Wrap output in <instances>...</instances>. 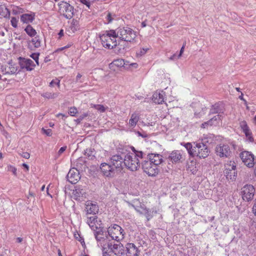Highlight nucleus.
<instances>
[{
	"label": "nucleus",
	"instance_id": "nucleus-62",
	"mask_svg": "<svg viewBox=\"0 0 256 256\" xmlns=\"http://www.w3.org/2000/svg\"><path fill=\"white\" fill-rule=\"evenodd\" d=\"M12 171L14 175L16 174V169L15 168H12Z\"/></svg>",
	"mask_w": 256,
	"mask_h": 256
},
{
	"label": "nucleus",
	"instance_id": "nucleus-24",
	"mask_svg": "<svg viewBox=\"0 0 256 256\" xmlns=\"http://www.w3.org/2000/svg\"><path fill=\"white\" fill-rule=\"evenodd\" d=\"M164 92H156L152 95V100L155 104H160L164 102Z\"/></svg>",
	"mask_w": 256,
	"mask_h": 256
},
{
	"label": "nucleus",
	"instance_id": "nucleus-4",
	"mask_svg": "<svg viewBox=\"0 0 256 256\" xmlns=\"http://www.w3.org/2000/svg\"><path fill=\"white\" fill-rule=\"evenodd\" d=\"M94 235L96 240L97 244L99 247L102 248V250L105 248L110 246L112 242L110 236L108 234V230L106 231L102 228H99L94 232Z\"/></svg>",
	"mask_w": 256,
	"mask_h": 256
},
{
	"label": "nucleus",
	"instance_id": "nucleus-47",
	"mask_svg": "<svg viewBox=\"0 0 256 256\" xmlns=\"http://www.w3.org/2000/svg\"><path fill=\"white\" fill-rule=\"evenodd\" d=\"M54 84H56L58 86V87H60V80L57 79L52 80L51 82L50 83V86H54Z\"/></svg>",
	"mask_w": 256,
	"mask_h": 256
},
{
	"label": "nucleus",
	"instance_id": "nucleus-33",
	"mask_svg": "<svg viewBox=\"0 0 256 256\" xmlns=\"http://www.w3.org/2000/svg\"><path fill=\"white\" fill-rule=\"evenodd\" d=\"M140 214H144L147 219V220H150L153 217V212L151 210L144 208H142V210H138Z\"/></svg>",
	"mask_w": 256,
	"mask_h": 256
},
{
	"label": "nucleus",
	"instance_id": "nucleus-43",
	"mask_svg": "<svg viewBox=\"0 0 256 256\" xmlns=\"http://www.w3.org/2000/svg\"><path fill=\"white\" fill-rule=\"evenodd\" d=\"M39 55H40V54L38 52V53H33V54H32L30 55V56L34 60H35L36 62V64L38 65L39 64V62H38V56H39Z\"/></svg>",
	"mask_w": 256,
	"mask_h": 256
},
{
	"label": "nucleus",
	"instance_id": "nucleus-51",
	"mask_svg": "<svg viewBox=\"0 0 256 256\" xmlns=\"http://www.w3.org/2000/svg\"><path fill=\"white\" fill-rule=\"evenodd\" d=\"M205 109H206V108H202V111L200 112H195L194 114L198 117H199V118L200 117L205 113V112H204V110H206Z\"/></svg>",
	"mask_w": 256,
	"mask_h": 256
},
{
	"label": "nucleus",
	"instance_id": "nucleus-27",
	"mask_svg": "<svg viewBox=\"0 0 256 256\" xmlns=\"http://www.w3.org/2000/svg\"><path fill=\"white\" fill-rule=\"evenodd\" d=\"M220 106L221 104L218 103L212 105V108L210 110V114H221L222 116V114L224 112V110Z\"/></svg>",
	"mask_w": 256,
	"mask_h": 256
},
{
	"label": "nucleus",
	"instance_id": "nucleus-57",
	"mask_svg": "<svg viewBox=\"0 0 256 256\" xmlns=\"http://www.w3.org/2000/svg\"><path fill=\"white\" fill-rule=\"evenodd\" d=\"M128 64L134 68H137L138 66V64L136 63H131L130 64Z\"/></svg>",
	"mask_w": 256,
	"mask_h": 256
},
{
	"label": "nucleus",
	"instance_id": "nucleus-15",
	"mask_svg": "<svg viewBox=\"0 0 256 256\" xmlns=\"http://www.w3.org/2000/svg\"><path fill=\"white\" fill-rule=\"evenodd\" d=\"M224 174L227 179L234 180L236 176V166L233 163L232 164L225 165Z\"/></svg>",
	"mask_w": 256,
	"mask_h": 256
},
{
	"label": "nucleus",
	"instance_id": "nucleus-17",
	"mask_svg": "<svg viewBox=\"0 0 256 256\" xmlns=\"http://www.w3.org/2000/svg\"><path fill=\"white\" fill-rule=\"evenodd\" d=\"M140 250L133 243H127L125 246L124 256H138Z\"/></svg>",
	"mask_w": 256,
	"mask_h": 256
},
{
	"label": "nucleus",
	"instance_id": "nucleus-21",
	"mask_svg": "<svg viewBox=\"0 0 256 256\" xmlns=\"http://www.w3.org/2000/svg\"><path fill=\"white\" fill-rule=\"evenodd\" d=\"M1 72L3 74H12L17 72V68L14 66L8 63L6 65L1 66Z\"/></svg>",
	"mask_w": 256,
	"mask_h": 256
},
{
	"label": "nucleus",
	"instance_id": "nucleus-60",
	"mask_svg": "<svg viewBox=\"0 0 256 256\" xmlns=\"http://www.w3.org/2000/svg\"><path fill=\"white\" fill-rule=\"evenodd\" d=\"M70 46H71L70 44H68L67 46H65L64 47H62V48H60L59 49V50H64V49H66V48H70Z\"/></svg>",
	"mask_w": 256,
	"mask_h": 256
},
{
	"label": "nucleus",
	"instance_id": "nucleus-49",
	"mask_svg": "<svg viewBox=\"0 0 256 256\" xmlns=\"http://www.w3.org/2000/svg\"><path fill=\"white\" fill-rule=\"evenodd\" d=\"M148 48H140L138 52V54L140 56H142L148 50Z\"/></svg>",
	"mask_w": 256,
	"mask_h": 256
},
{
	"label": "nucleus",
	"instance_id": "nucleus-32",
	"mask_svg": "<svg viewBox=\"0 0 256 256\" xmlns=\"http://www.w3.org/2000/svg\"><path fill=\"white\" fill-rule=\"evenodd\" d=\"M170 158L173 162H176L182 158V155L179 151L176 150L170 154Z\"/></svg>",
	"mask_w": 256,
	"mask_h": 256
},
{
	"label": "nucleus",
	"instance_id": "nucleus-55",
	"mask_svg": "<svg viewBox=\"0 0 256 256\" xmlns=\"http://www.w3.org/2000/svg\"><path fill=\"white\" fill-rule=\"evenodd\" d=\"M184 45H183L182 46V47L180 50V54L178 55V58H180V56H182V53L184 52Z\"/></svg>",
	"mask_w": 256,
	"mask_h": 256
},
{
	"label": "nucleus",
	"instance_id": "nucleus-36",
	"mask_svg": "<svg viewBox=\"0 0 256 256\" xmlns=\"http://www.w3.org/2000/svg\"><path fill=\"white\" fill-rule=\"evenodd\" d=\"M58 94H59V93H58V92H46L42 93L41 94V96L46 98L52 99V98H54L58 97Z\"/></svg>",
	"mask_w": 256,
	"mask_h": 256
},
{
	"label": "nucleus",
	"instance_id": "nucleus-13",
	"mask_svg": "<svg viewBox=\"0 0 256 256\" xmlns=\"http://www.w3.org/2000/svg\"><path fill=\"white\" fill-rule=\"evenodd\" d=\"M100 169L103 174L107 177L114 176L116 172V170L110 163L109 161L108 163L104 162L101 164Z\"/></svg>",
	"mask_w": 256,
	"mask_h": 256
},
{
	"label": "nucleus",
	"instance_id": "nucleus-52",
	"mask_svg": "<svg viewBox=\"0 0 256 256\" xmlns=\"http://www.w3.org/2000/svg\"><path fill=\"white\" fill-rule=\"evenodd\" d=\"M80 2L86 6L88 8L90 7V4L89 0H80Z\"/></svg>",
	"mask_w": 256,
	"mask_h": 256
},
{
	"label": "nucleus",
	"instance_id": "nucleus-64",
	"mask_svg": "<svg viewBox=\"0 0 256 256\" xmlns=\"http://www.w3.org/2000/svg\"><path fill=\"white\" fill-rule=\"evenodd\" d=\"M254 172L256 176V162L254 163Z\"/></svg>",
	"mask_w": 256,
	"mask_h": 256
},
{
	"label": "nucleus",
	"instance_id": "nucleus-29",
	"mask_svg": "<svg viewBox=\"0 0 256 256\" xmlns=\"http://www.w3.org/2000/svg\"><path fill=\"white\" fill-rule=\"evenodd\" d=\"M34 19V14H23L20 16V20L23 23L28 24L32 22Z\"/></svg>",
	"mask_w": 256,
	"mask_h": 256
},
{
	"label": "nucleus",
	"instance_id": "nucleus-53",
	"mask_svg": "<svg viewBox=\"0 0 256 256\" xmlns=\"http://www.w3.org/2000/svg\"><path fill=\"white\" fill-rule=\"evenodd\" d=\"M66 146H62V147H61L60 148V149L59 150L58 152V154H62V152H64L66 150Z\"/></svg>",
	"mask_w": 256,
	"mask_h": 256
},
{
	"label": "nucleus",
	"instance_id": "nucleus-10",
	"mask_svg": "<svg viewBox=\"0 0 256 256\" xmlns=\"http://www.w3.org/2000/svg\"><path fill=\"white\" fill-rule=\"evenodd\" d=\"M142 166L144 171L150 176H155L158 172V169L147 158L142 162Z\"/></svg>",
	"mask_w": 256,
	"mask_h": 256
},
{
	"label": "nucleus",
	"instance_id": "nucleus-63",
	"mask_svg": "<svg viewBox=\"0 0 256 256\" xmlns=\"http://www.w3.org/2000/svg\"><path fill=\"white\" fill-rule=\"evenodd\" d=\"M22 239L21 238H16V242L18 243H20L22 242Z\"/></svg>",
	"mask_w": 256,
	"mask_h": 256
},
{
	"label": "nucleus",
	"instance_id": "nucleus-1",
	"mask_svg": "<svg viewBox=\"0 0 256 256\" xmlns=\"http://www.w3.org/2000/svg\"><path fill=\"white\" fill-rule=\"evenodd\" d=\"M134 153H128L124 155L125 167L132 171H136L140 167V159L144 158L142 151L134 150Z\"/></svg>",
	"mask_w": 256,
	"mask_h": 256
},
{
	"label": "nucleus",
	"instance_id": "nucleus-9",
	"mask_svg": "<svg viewBox=\"0 0 256 256\" xmlns=\"http://www.w3.org/2000/svg\"><path fill=\"white\" fill-rule=\"evenodd\" d=\"M108 161L116 171H120L125 166L124 154L114 155Z\"/></svg>",
	"mask_w": 256,
	"mask_h": 256
},
{
	"label": "nucleus",
	"instance_id": "nucleus-50",
	"mask_svg": "<svg viewBox=\"0 0 256 256\" xmlns=\"http://www.w3.org/2000/svg\"><path fill=\"white\" fill-rule=\"evenodd\" d=\"M20 154L22 158H26V159L29 158L30 157V154L27 152H22V153H20Z\"/></svg>",
	"mask_w": 256,
	"mask_h": 256
},
{
	"label": "nucleus",
	"instance_id": "nucleus-38",
	"mask_svg": "<svg viewBox=\"0 0 256 256\" xmlns=\"http://www.w3.org/2000/svg\"><path fill=\"white\" fill-rule=\"evenodd\" d=\"M240 126L244 133H246L247 131L250 130L247 122L245 120H242L240 122Z\"/></svg>",
	"mask_w": 256,
	"mask_h": 256
},
{
	"label": "nucleus",
	"instance_id": "nucleus-40",
	"mask_svg": "<svg viewBox=\"0 0 256 256\" xmlns=\"http://www.w3.org/2000/svg\"><path fill=\"white\" fill-rule=\"evenodd\" d=\"M92 107L94 108L100 112H104L106 110V108L102 104H92Z\"/></svg>",
	"mask_w": 256,
	"mask_h": 256
},
{
	"label": "nucleus",
	"instance_id": "nucleus-3",
	"mask_svg": "<svg viewBox=\"0 0 256 256\" xmlns=\"http://www.w3.org/2000/svg\"><path fill=\"white\" fill-rule=\"evenodd\" d=\"M236 149V144L234 141L228 140L220 143L216 148V154L222 158H228L231 156L232 150Z\"/></svg>",
	"mask_w": 256,
	"mask_h": 256
},
{
	"label": "nucleus",
	"instance_id": "nucleus-46",
	"mask_svg": "<svg viewBox=\"0 0 256 256\" xmlns=\"http://www.w3.org/2000/svg\"><path fill=\"white\" fill-rule=\"evenodd\" d=\"M93 152L92 151L90 150H86L85 151L84 155L90 158H92L94 156L93 154Z\"/></svg>",
	"mask_w": 256,
	"mask_h": 256
},
{
	"label": "nucleus",
	"instance_id": "nucleus-35",
	"mask_svg": "<svg viewBox=\"0 0 256 256\" xmlns=\"http://www.w3.org/2000/svg\"><path fill=\"white\" fill-rule=\"evenodd\" d=\"M196 162L192 161L190 164H188L187 170L192 172V174H194L198 171V168L196 166Z\"/></svg>",
	"mask_w": 256,
	"mask_h": 256
},
{
	"label": "nucleus",
	"instance_id": "nucleus-26",
	"mask_svg": "<svg viewBox=\"0 0 256 256\" xmlns=\"http://www.w3.org/2000/svg\"><path fill=\"white\" fill-rule=\"evenodd\" d=\"M79 29V22L77 20L72 19L70 22V26L68 31L72 34H74Z\"/></svg>",
	"mask_w": 256,
	"mask_h": 256
},
{
	"label": "nucleus",
	"instance_id": "nucleus-12",
	"mask_svg": "<svg viewBox=\"0 0 256 256\" xmlns=\"http://www.w3.org/2000/svg\"><path fill=\"white\" fill-rule=\"evenodd\" d=\"M240 156L245 165L249 168L254 166V156L251 152L244 151L240 154Z\"/></svg>",
	"mask_w": 256,
	"mask_h": 256
},
{
	"label": "nucleus",
	"instance_id": "nucleus-59",
	"mask_svg": "<svg viewBox=\"0 0 256 256\" xmlns=\"http://www.w3.org/2000/svg\"><path fill=\"white\" fill-rule=\"evenodd\" d=\"M58 34L60 38L63 36H64V30H60V32H58Z\"/></svg>",
	"mask_w": 256,
	"mask_h": 256
},
{
	"label": "nucleus",
	"instance_id": "nucleus-48",
	"mask_svg": "<svg viewBox=\"0 0 256 256\" xmlns=\"http://www.w3.org/2000/svg\"><path fill=\"white\" fill-rule=\"evenodd\" d=\"M42 132L48 136H50L52 134V130L51 129H45L42 128Z\"/></svg>",
	"mask_w": 256,
	"mask_h": 256
},
{
	"label": "nucleus",
	"instance_id": "nucleus-45",
	"mask_svg": "<svg viewBox=\"0 0 256 256\" xmlns=\"http://www.w3.org/2000/svg\"><path fill=\"white\" fill-rule=\"evenodd\" d=\"M18 19H17L15 17H12L11 19V20H10V22H11V24L12 26L14 27V28H17L18 26Z\"/></svg>",
	"mask_w": 256,
	"mask_h": 256
},
{
	"label": "nucleus",
	"instance_id": "nucleus-8",
	"mask_svg": "<svg viewBox=\"0 0 256 256\" xmlns=\"http://www.w3.org/2000/svg\"><path fill=\"white\" fill-rule=\"evenodd\" d=\"M194 157L205 158L210 153V150L208 146L202 142H194Z\"/></svg>",
	"mask_w": 256,
	"mask_h": 256
},
{
	"label": "nucleus",
	"instance_id": "nucleus-6",
	"mask_svg": "<svg viewBox=\"0 0 256 256\" xmlns=\"http://www.w3.org/2000/svg\"><path fill=\"white\" fill-rule=\"evenodd\" d=\"M108 248L102 250V256H112V254L116 256H124L125 246L121 243L112 244Z\"/></svg>",
	"mask_w": 256,
	"mask_h": 256
},
{
	"label": "nucleus",
	"instance_id": "nucleus-44",
	"mask_svg": "<svg viewBox=\"0 0 256 256\" xmlns=\"http://www.w3.org/2000/svg\"><path fill=\"white\" fill-rule=\"evenodd\" d=\"M68 113L71 116H74L78 113V110L75 107H71L69 109Z\"/></svg>",
	"mask_w": 256,
	"mask_h": 256
},
{
	"label": "nucleus",
	"instance_id": "nucleus-42",
	"mask_svg": "<svg viewBox=\"0 0 256 256\" xmlns=\"http://www.w3.org/2000/svg\"><path fill=\"white\" fill-rule=\"evenodd\" d=\"M244 134L247 140H248V142H254V138L252 137V133L250 130L247 131L246 133H244Z\"/></svg>",
	"mask_w": 256,
	"mask_h": 256
},
{
	"label": "nucleus",
	"instance_id": "nucleus-11",
	"mask_svg": "<svg viewBox=\"0 0 256 256\" xmlns=\"http://www.w3.org/2000/svg\"><path fill=\"white\" fill-rule=\"evenodd\" d=\"M59 12L66 18L70 19L74 15V8L68 3L62 2L59 4Z\"/></svg>",
	"mask_w": 256,
	"mask_h": 256
},
{
	"label": "nucleus",
	"instance_id": "nucleus-16",
	"mask_svg": "<svg viewBox=\"0 0 256 256\" xmlns=\"http://www.w3.org/2000/svg\"><path fill=\"white\" fill-rule=\"evenodd\" d=\"M72 194L74 199L82 201L86 198V190L84 186H78L76 187Z\"/></svg>",
	"mask_w": 256,
	"mask_h": 256
},
{
	"label": "nucleus",
	"instance_id": "nucleus-7",
	"mask_svg": "<svg viewBox=\"0 0 256 256\" xmlns=\"http://www.w3.org/2000/svg\"><path fill=\"white\" fill-rule=\"evenodd\" d=\"M108 234L112 240L117 242L122 240L124 238V230L118 225L114 224L108 229Z\"/></svg>",
	"mask_w": 256,
	"mask_h": 256
},
{
	"label": "nucleus",
	"instance_id": "nucleus-28",
	"mask_svg": "<svg viewBox=\"0 0 256 256\" xmlns=\"http://www.w3.org/2000/svg\"><path fill=\"white\" fill-rule=\"evenodd\" d=\"M140 120V114L136 112L133 113L129 120L128 124L130 127L134 128Z\"/></svg>",
	"mask_w": 256,
	"mask_h": 256
},
{
	"label": "nucleus",
	"instance_id": "nucleus-39",
	"mask_svg": "<svg viewBox=\"0 0 256 256\" xmlns=\"http://www.w3.org/2000/svg\"><path fill=\"white\" fill-rule=\"evenodd\" d=\"M32 42L36 48H38L40 46L41 40L38 36L32 38Z\"/></svg>",
	"mask_w": 256,
	"mask_h": 256
},
{
	"label": "nucleus",
	"instance_id": "nucleus-41",
	"mask_svg": "<svg viewBox=\"0 0 256 256\" xmlns=\"http://www.w3.org/2000/svg\"><path fill=\"white\" fill-rule=\"evenodd\" d=\"M116 16L114 14H112L110 12H108L106 16V19L108 23L111 22Z\"/></svg>",
	"mask_w": 256,
	"mask_h": 256
},
{
	"label": "nucleus",
	"instance_id": "nucleus-23",
	"mask_svg": "<svg viewBox=\"0 0 256 256\" xmlns=\"http://www.w3.org/2000/svg\"><path fill=\"white\" fill-rule=\"evenodd\" d=\"M147 157L156 167H158V166L160 164L163 160L162 156L158 154H150Z\"/></svg>",
	"mask_w": 256,
	"mask_h": 256
},
{
	"label": "nucleus",
	"instance_id": "nucleus-25",
	"mask_svg": "<svg viewBox=\"0 0 256 256\" xmlns=\"http://www.w3.org/2000/svg\"><path fill=\"white\" fill-rule=\"evenodd\" d=\"M180 144L184 146L190 156L194 157V142H182Z\"/></svg>",
	"mask_w": 256,
	"mask_h": 256
},
{
	"label": "nucleus",
	"instance_id": "nucleus-20",
	"mask_svg": "<svg viewBox=\"0 0 256 256\" xmlns=\"http://www.w3.org/2000/svg\"><path fill=\"white\" fill-rule=\"evenodd\" d=\"M222 116L216 114L212 117L209 120L202 123L201 125L202 128H207L208 126H216L221 121Z\"/></svg>",
	"mask_w": 256,
	"mask_h": 256
},
{
	"label": "nucleus",
	"instance_id": "nucleus-54",
	"mask_svg": "<svg viewBox=\"0 0 256 256\" xmlns=\"http://www.w3.org/2000/svg\"><path fill=\"white\" fill-rule=\"evenodd\" d=\"M178 58H178V55H176V54H174L172 56L169 58V60H174Z\"/></svg>",
	"mask_w": 256,
	"mask_h": 256
},
{
	"label": "nucleus",
	"instance_id": "nucleus-37",
	"mask_svg": "<svg viewBox=\"0 0 256 256\" xmlns=\"http://www.w3.org/2000/svg\"><path fill=\"white\" fill-rule=\"evenodd\" d=\"M24 30L31 37L34 36L36 34V30L30 25H28L25 28Z\"/></svg>",
	"mask_w": 256,
	"mask_h": 256
},
{
	"label": "nucleus",
	"instance_id": "nucleus-2",
	"mask_svg": "<svg viewBox=\"0 0 256 256\" xmlns=\"http://www.w3.org/2000/svg\"><path fill=\"white\" fill-rule=\"evenodd\" d=\"M118 38L120 40L133 43L137 36V32L128 26H120L115 30Z\"/></svg>",
	"mask_w": 256,
	"mask_h": 256
},
{
	"label": "nucleus",
	"instance_id": "nucleus-61",
	"mask_svg": "<svg viewBox=\"0 0 256 256\" xmlns=\"http://www.w3.org/2000/svg\"><path fill=\"white\" fill-rule=\"evenodd\" d=\"M243 96H244L243 94H242V92H241V95H240V96H238V98H239L240 100H242V101L244 100H245V99L244 98Z\"/></svg>",
	"mask_w": 256,
	"mask_h": 256
},
{
	"label": "nucleus",
	"instance_id": "nucleus-30",
	"mask_svg": "<svg viewBox=\"0 0 256 256\" xmlns=\"http://www.w3.org/2000/svg\"><path fill=\"white\" fill-rule=\"evenodd\" d=\"M96 222H97V218L96 216H90L88 218L87 220L88 224L94 232L99 228L96 226Z\"/></svg>",
	"mask_w": 256,
	"mask_h": 256
},
{
	"label": "nucleus",
	"instance_id": "nucleus-22",
	"mask_svg": "<svg viewBox=\"0 0 256 256\" xmlns=\"http://www.w3.org/2000/svg\"><path fill=\"white\" fill-rule=\"evenodd\" d=\"M20 64L22 68H25L28 71L34 70L35 66V64L32 60L24 58L21 59Z\"/></svg>",
	"mask_w": 256,
	"mask_h": 256
},
{
	"label": "nucleus",
	"instance_id": "nucleus-34",
	"mask_svg": "<svg viewBox=\"0 0 256 256\" xmlns=\"http://www.w3.org/2000/svg\"><path fill=\"white\" fill-rule=\"evenodd\" d=\"M204 143L212 144L215 141V137L213 134H208L204 135L202 139Z\"/></svg>",
	"mask_w": 256,
	"mask_h": 256
},
{
	"label": "nucleus",
	"instance_id": "nucleus-14",
	"mask_svg": "<svg viewBox=\"0 0 256 256\" xmlns=\"http://www.w3.org/2000/svg\"><path fill=\"white\" fill-rule=\"evenodd\" d=\"M254 192L255 189L252 185H246L242 188L243 200L248 202L254 198Z\"/></svg>",
	"mask_w": 256,
	"mask_h": 256
},
{
	"label": "nucleus",
	"instance_id": "nucleus-56",
	"mask_svg": "<svg viewBox=\"0 0 256 256\" xmlns=\"http://www.w3.org/2000/svg\"><path fill=\"white\" fill-rule=\"evenodd\" d=\"M252 212L254 215L256 216V200L252 208Z\"/></svg>",
	"mask_w": 256,
	"mask_h": 256
},
{
	"label": "nucleus",
	"instance_id": "nucleus-18",
	"mask_svg": "<svg viewBox=\"0 0 256 256\" xmlns=\"http://www.w3.org/2000/svg\"><path fill=\"white\" fill-rule=\"evenodd\" d=\"M67 178L68 182L72 184L77 183L80 178L79 171L75 168L70 169L67 174Z\"/></svg>",
	"mask_w": 256,
	"mask_h": 256
},
{
	"label": "nucleus",
	"instance_id": "nucleus-31",
	"mask_svg": "<svg viewBox=\"0 0 256 256\" xmlns=\"http://www.w3.org/2000/svg\"><path fill=\"white\" fill-rule=\"evenodd\" d=\"M128 61H125L124 59L119 58L117 60H114L111 64L110 66H116L118 68H121L124 66L125 65H128Z\"/></svg>",
	"mask_w": 256,
	"mask_h": 256
},
{
	"label": "nucleus",
	"instance_id": "nucleus-19",
	"mask_svg": "<svg viewBox=\"0 0 256 256\" xmlns=\"http://www.w3.org/2000/svg\"><path fill=\"white\" fill-rule=\"evenodd\" d=\"M86 210L88 214H96L99 210V208L97 203L91 200L86 202Z\"/></svg>",
	"mask_w": 256,
	"mask_h": 256
},
{
	"label": "nucleus",
	"instance_id": "nucleus-58",
	"mask_svg": "<svg viewBox=\"0 0 256 256\" xmlns=\"http://www.w3.org/2000/svg\"><path fill=\"white\" fill-rule=\"evenodd\" d=\"M82 76L80 74H78L76 77V81L78 82L80 79L82 78Z\"/></svg>",
	"mask_w": 256,
	"mask_h": 256
},
{
	"label": "nucleus",
	"instance_id": "nucleus-5",
	"mask_svg": "<svg viewBox=\"0 0 256 256\" xmlns=\"http://www.w3.org/2000/svg\"><path fill=\"white\" fill-rule=\"evenodd\" d=\"M116 38L118 36L115 30H106L100 36L103 46L108 49H112L117 46Z\"/></svg>",
	"mask_w": 256,
	"mask_h": 256
}]
</instances>
